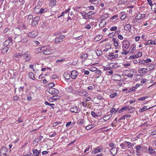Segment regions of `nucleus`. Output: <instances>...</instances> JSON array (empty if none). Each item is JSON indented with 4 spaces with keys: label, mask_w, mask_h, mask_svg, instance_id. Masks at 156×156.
<instances>
[{
    "label": "nucleus",
    "mask_w": 156,
    "mask_h": 156,
    "mask_svg": "<svg viewBox=\"0 0 156 156\" xmlns=\"http://www.w3.org/2000/svg\"><path fill=\"white\" fill-rule=\"evenodd\" d=\"M136 73V70L132 69L131 70H126L124 72V74L126 76L131 78Z\"/></svg>",
    "instance_id": "f257e3e1"
},
{
    "label": "nucleus",
    "mask_w": 156,
    "mask_h": 156,
    "mask_svg": "<svg viewBox=\"0 0 156 156\" xmlns=\"http://www.w3.org/2000/svg\"><path fill=\"white\" fill-rule=\"evenodd\" d=\"M66 91V92L69 93L71 94H76V90L73 89L72 86H69L65 88Z\"/></svg>",
    "instance_id": "f03ea898"
},
{
    "label": "nucleus",
    "mask_w": 156,
    "mask_h": 156,
    "mask_svg": "<svg viewBox=\"0 0 156 156\" xmlns=\"http://www.w3.org/2000/svg\"><path fill=\"white\" fill-rule=\"evenodd\" d=\"M43 54L45 55H49L53 53V51L48 46L44 47Z\"/></svg>",
    "instance_id": "7ed1b4c3"
},
{
    "label": "nucleus",
    "mask_w": 156,
    "mask_h": 156,
    "mask_svg": "<svg viewBox=\"0 0 156 156\" xmlns=\"http://www.w3.org/2000/svg\"><path fill=\"white\" fill-rule=\"evenodd\" d=\"M130 45L129 41L126 39H124L122 42V48L128 49Z\"/></svg>",
    "instance_id": "20e7f679"
},
{
    "label": "nucleus",
    "mask_w": 156,
    "mask_h": 156,
    "mask_svg": "<svg viewBox=\"0 0 156 156\" xmlns=\"http://www.w3.org/2000/svg\"><path fill=\"white\" fill-rule=\"evenodd\" d=\"M144 148H145L147 149L146 147H145L142 144L136 145L135 146V148L136 150V154L137 156L139 155L140 154V152L139 151L141 150H142Z\"/></svg>",
    "instance_id": "39448f33"
},
{
    "label": "nucleus",
    "mask_w": 156,
    "mask_h": 156,
    "mask_svg": "<svg viewBox=\"0 0 156 156\" xmlns=\"http://www.w3.org/2000/svg\"><path fill=\"white\" fill-rule=\"evenodd\" d=\"M76 95H79L82 96H88V93L85 90H76Z\"/></svg>",
    "instance_id": "423d86ee"
},
{
    "label": "nucleus",
    "mask_w": 156,
    "mask_h": 156,
    "mask_svg": "<svg viewBox=\"0 0 156 156\" xmlns=\"http://www.w3.org/2000/svg\"><path fill=\"white\" fill-rule=\"evenodd\" d=\"M38 34V32L35 31H33L32 32L28 33L27 36L30 38H34Z\"/></svg>",
    "instance_id": "0eeeda50"
},
{
    "label": "nucleus",
    "mask_w": 156,
    "mask_h": 156,
    "mask_svg": "<svg viewBox=\"0 0 156 156\" xmlns=\"http://www.w3.org/2000/svg\"><path fill=\"white\" fill-rule=\"evenodd\" d=\"M48 93L51 94H57L59 92L58 90L54 88L51 87L49 89Z\"/></svg>",
    "instance_id": "6e6552de"
},
{
    "label": "nucleus",
    "mask_w": 156,
    "mask_h": 156,
    "mask_svg": "<svg viewBox=\"0 0 156 156\" xmlns=\"http://www.w3.org/2000/svg\"><path fill=\"white\" fill-rule=\"evenodd\" d=\"M65 37L64 35H60L58 37H57L55 39V41L56 44L62 43L63 41V39Z\"/></svg>",
    "instance_id": "1a4fd4ad"
},
{
    "label": "nucleus",
    "mask_w": 156,
    "mask_h": 156,
    "mask_svg": "<svg viewBox=\"0 0 156 156\" xmlns=\"http://www.w3.org/2000/svg\"><path fill=\"white\" fill-rule=\"evenodd\" d=\"M80 76V75H79ZM78 76L79 77V73L76 70H74L71 71V77L72 79H75Z\"/></svg>",
    "instance_id": "9d476101"
},
{
    "label": "nucleus",
    "mask_w": 156,
    "mask_h": 156,
    "mask_svg": "<svg viewBox=\"0 0 156 156\" xmlns=\"http://www.w3.org/2000/svg\"><path fill=\"white\" fill-rule=\"evenodd\" d=\"M23 58L25 60L26 62H29L31 56L30 54L25 52L23 55Z\"/></svg>",
    "instance_id": "9b49d317"
},
{
    "label": "nucleus",
    "mask_w": 156,
    "mask_h": 156,
    "mask_svg": "<svg viewBox=\"0 0 156 156\" xmlns=\"http://www.w3.org/2000/svg\"><path fill=\"white\" fill-rule=\"evenodd\" d=\"M71 112L75 113H78L80 111L79 107L76 106H73L70 109Z\"/></svg>",
    "instance_id": "f8f14e48"
},
{
    "label": "nucleus",
    "mask_w": 156,
    "mask_h": 156,
    "mask_svg": "<svg viewBox=\"0 0 156 156\" xmlns=\"http://www.w3.org/2000/svg\"><path fill=\"white\" fill-rule=\"evenodd\" d=\"M118 56V55L117 54H115L114 52H111L109 53L108 58L109 60H112L117 58Z\"/></svg>",
    "instance_id": "ddd939ff"
},
{
    "label": "nucleus",
    "mask_w": 156,
    "mask_h": 156,
    "mask_svg": "<svg viewBox=\"0 0 156 156\" xmlns=\"http://www.w3.org/2000/svg\"><path fill=\"white\" fill-rule=\"evenodd\" d=\"M12 44V38H9L7 40H6L3 43L4 46L7 47L8 45H11Z\"/></svg>",
    "instance_id": "4468645a"
},
{
    "label": "nucleus",
    "mask_w": 156,
    "mask_h": 156,
    "mask_svg": "<svg viewBox=\"0 0 156 156\" xmlns=\"http://www.w3.org/2000/svg\"><path fill=\"white\" fill-rule=\"evenodd\" d=\"M103 149L102 147L101 146H98L95 149H94L92 152V153L93 154H97L101 151Z\"/></svg>",
    "instance_id": "2eb2a0df"
},
{
    "label": "nucleus",
    "mask_w": 156,
    "mask_h": 156,
    "mask_svg": "<svg viewBox=\"0 0 156 156\" xmlns=\"http://www.w3.org/2000/svg\"><path fill=\"white\" fill-rule=\"evenodd\" d=\"M112 77L113 80H115L119 81L121 79V77L120 75L118 74H114Z\"/></svg>",
    "instance_id": "dca6fc26"
},
{
    "label": "nucleus",
    "mask_w": 156,
    "mask_h": 156,
    "mask_svg": "<svg viewBox=\"0 0 156 156\" xmlns=\"http://www.w3.org/2000/svg\"><path fill=\"white\" fill-rule=\"evenodd\" d=\"M148 71V70L147 68H139L138 70V72L139 73H147Z\"/></svg>",
    "instance_id": "f3484780"
},
{
    "label": "nucleus",
    "mask_w": 156,
    "mask_h": 156,
    "mask_svg": "<svg viewBox=\"0 0 156 156\" xmlns=\"http://www.w3.org/2000/svg\"><path fill=\"white\" fill-rule=\"evenodd\" d=\"M40 6H36L34 9L33 11L35 14H40Z\"/></svg>",
    "instance_id": "a211bd4d"
},
{
    "label": "nucleus",
    "mask_w": 156,
    "mask_h": 156,
    "mask_svg": "<svg viewBox=\"0 0 156 156\" xmlns=\"http://www.w3.org/2000/svg\"><path fill=\"white\" fill-rule=\"evenodd\" d=\"M33 153L35 156H39V155H41V151H38L37 149H35L33 150L32 151Z\"/></svg>",
    "instance_id": "6ab92c4d"
},
{
    "label": "nucleus",
    "mask_w": 156,
    "mask_h": 156,
    "mask_svg": "<svg viewBox=\"0 0 156 156\" xmlns=\"http://www.w3.org/2000/svg\"><path fill=\"white\" fill-rule=\"evenodd\" d=\"M23 54L21 53H16L14 54V59L16 60H18L20 58H21Z\"/></svg>",
    "instance_id": "aec40b11"
},
{
    "label": "nucleus",
    "mask_w": 156,
    "mask_h": 156,
    "mask_svg": "<svg viewBox=\"0 0 156 156\" xmlns=\"http://www.w3.org/2000/svg\"><path fill=\"white\" fill-rule=\"evenodd\" d=\"M149 44L156 45V40H154L153 41H151V40H149L146 41L145 43V45H147Z\"/></svg>",
    "instance_id": "412c9836"
},
{
    "label": "nucleus",
    "mask_w": 156,
    "mask_h": 156,
    "mask_svg": "<svg viewBox=\"0 0 156 156\" xmlns=\"http://www.w3.org/2000/svg\"><path fill=\"white\" fill-rule=\"evenodd\" d=\"M70 9V7H69L68 9H66L64 12H62L61 14L60 15L58 16V17L60 18L62 16H63L65 14H66L69 12Z\"/></svg>",
    "instance_id": "4be33fe9"
},
{
    "label": "nucleus",
    "mask_w": 156,
    "mask_h": 156,
    "mask_svg": "<svg viewBox=\"0 0 156 156\" xmlns=\"http://www.w3.org/2000/svg\"><path fill=\"white\" fill-rule=\"evenodd\" d=\"M112 41L113 42V44L116 47H118L119 45V43L118 42L119 40L117 38H113L112 39Z\"/></svg>",
    "instance_id": "5701e85b"
},
{
    "label": "nucleus",
    "mask_w": 156,
    "mask_h": 156,
    "mask_svg": "<svg viewBox=\"0 0 156 156\" xmlns=\"http://www.w3.org/2000/svg\"><path fill=\"white\" fill-rule=\"evenodd\" d=\"M124 29L127 31H130L131 30V27L130 24L126 25L124 27Z\"/></svg>",
    "instance_id": "b1692460"
},
{
    "label": "nucleus",
    "mask_w": 156,
    "mask_h": 156,
    "mask_svg": "<svg viewBox=\"0 0 156 156\" xmlns=\"http://www.w3.org/2000/svg\"><path fill=\"white\" fill-rule=\"evenodd\" d=\"M50 2L49 5L50 7H52L56 5V0H49Z\"/></svg>",
    "instance_id": "393cba45"
},
{
    "label": "nucleus",
    "mask_w": 156,
    "mask_h": 156,
    "mask_svg": "<svg viewBox=\"0 0 156 156\" xmlns=\"http://www.w3.org/2000/svg\"><path fill=\"white\" fill-rule=\"evenodd\" d=\"M48 9L47 8L44 7L42 8L40 7V14L46 12L48 10Z\"/></svg>",
    "instance_id": "a878e982"
},
{
    "label": "nucleus",
    "mask_w": 156,
    "mask_h": 156,
    "mask_svg": "<svg viewBox=\"0 0 156 156\" xmlns=\"http://www.w3.org/2000/svg\"><path fill=\"white\" fill-rule=\"evenodd\" d=\"M7 151L6 148L5 147H2L0 149V153L2 155H5Z\"/></svg>",
    "instance_id": "bb28decb"
},
{
    "label": "nucleus",
    "mask_w": 156,
    "mask_h": 156,
    "mask_svg": "<svg viewBox=\"0 0 156 156\" xmlns=\"http://www.w3.org/2000/svg\"><path fill=\"white\" fill-rule=\"evenodd\" d=\"M136 45L135 44H132L129 49V52L132 53L136 49Z\"/></svg>",
    "instance_id": "cd10ccee"
},
{
    "label": "nucleus",
    "mask_w": 156,
    "mask_h": 156,
    "mask_svg": "<svg viewBox=\"0 0 156 156\" xmlns=\"http://www.w3.org/2000/svg\"><path fill=\"white\" fill-rule=\"evenodd\" d=\"M117 150L115 147L112 148L110 151L111 154L113 156L115 155L117 153Z\"/></svg>",
    "instance_id": "c85d7f7f"
},
{
    "label": "nucleus",
    "mask_w": 156,
    "mask_h": 156,
    "mask_svg": "<svg viewBox=\"0 0 156 156\" xmlns=\"http://www.w3.org/2000/svg\"><path fill=\"white\" fill-rule=\"evenodd\" d=\"M145 16V14H141L138 13L137 14L136 16L137 19L139 20H141L142 18H144Z\"/></svg>",
    "instance_id": "c756f323"
},
{
    "label": "nucleus",
    "mask_w": 156,
    "mask_h": 156,
    "mask_svg": "<svg viewBox=\"0 0 156 156\" xmlns=\"http://www.w3.org/2000/svg\"><path fill=\"white\" fill-rule=\"evenodd\" d=\"M44 47H39L36 49L35 52L36 53H41L44 50Z\"/></svg>",
    "instance_id": "7c9ffc66"
},
{
    "label": "nucleus",
    "mask_w": 156,
    "mask_h": 156,
    "mask_svg": "<svg viewBox=\"0 0 156 156\" xmlns=\"http://www.w3.org/2000/svg\"><path fill=\"white\" fill-rule=\"evenodd\" d=\"M60 97L59 96L56 95L52 97L51 98H50L49 100V101H50L51 100H53L54 101H55V100H57L59 99Z\"/></svg>",
    "instance_id": "2f4dec72"
},
{
    "label": "nucleus",
    "mask_w": 156,
    "mask_h": 156,
    "mask_svg": "<svg viewBox=\"0 0 156 156\" xmlns=\"http://www.w3.org/2000/svg\"><path fill=\"white\" fill-rule=\"evenodd\" d=\"M126 141H125L123 143L120 144L121 148L124 149H125L126 148Z\"/></svg>",
    "instance_id": "473e14b6"
},
{
    "label": "nucleus",
    "mask_w": 156,
    "mask_h": 156,
    "mask_svg": "<svg viewBox=\"0 0 156 156\" xmlns=\"http://www.w3.org/2000/svg\"><path fill=\"white\" fill-rule=\"evenodd\" d=\"M95 126V125L94 124L90 125L87 126L85 127V129L87 130H89L94 128Z\"/></svg>",
    "instance_id": "72a5a7b5"
},
{
    "label": "nucleus",
    "mask_w": 156,
    "mask_h": 156,
    "mask_svg": "<svg viewBox=\"0 0 156 156\" xmlns=\"http://www.w3.org/2000/svg\"><path fill=\"white\" fill-rule=\"evenodd\" d=\"M44 104L46 105H48L51 107L52 108H53L55 106V105L54 104H51L47 101H45Z\"/></svg>",
    "instance_id": "f704fd0d"
},
{
    "label": "nucleus",
    "mask_w": 156,
    "mask_h": 156,
    "mask_svg": "<svg viewBox=\"0 0 156 156\" xmlns=\"http://www.w3.org/2000/svg\"><path fill=\"white\" fill-rule=\"evenodd\" d=\"M152 108V107H150L148 108H147V107L146 106H144L143 108H142L140 109H139V111L140 112H143V111H144L145 110H148V109H150L151 108Z\"/></svg>",
    "instance_id": "c9c22d12"
},
{
    "label": "nucleus",
    "mask_w": 156,
    "mask_h": 156,
    "mask_svg": "<svg viewBox=\"0 0 156 156\" xmlns=\"http://www.w3.org/2000/svg\"><path fill=\"white\" fill-rule=\"evenodd\" d=\"M64 78L67 80H69L70 77V74L67 73H65L64 75Z\"/></svg>",
    "instance_id": "e433bc0d"
},
{
    "label": "nucleus",
    "mask_w": 156,
    "mask_h": 156,
    "mask_svg": "<svg viewBox=\"0 0 156 156\" xmlns=\"http://www.w3.org/2000/svg\"><path fill=\"white\" fill-rule=\"evenodd\" d=\"M141 78V75H137L135 76L134 77L135 81H138L140 80Z\"/></svg>",
    "instance_id": "4c0bfd02"
},
{
    "label": "nucleus",
    "mask_w": 156,
    "mask_h": 156,
    "mask_svg": "<svg viewBox=\"0 0 156 156\" xmlns=\"http://www.w3.org/2000/svg\"><path fill=\"white\" fill-rule=\"evenodd\" d=\"M149 153L150 154H154L155 151L152 147H149L148 149Z\"/></svg>",
    "instance_id": "58836bf2"
},
{
    "label": "nucleus",
    "mask_w": 156,
    "mask_h": 156,
    "mask_svg": "<svg viewBox=\"0 0 156 156\" xmlns=\"http://www.w3.org/2000/svg\"><path fill=\"white\" fill-rule=\"evenodd\" d=\"M9 49V48L8 47H5L2 49L1 50L2 52L3 53H5L8 51Z\"/></svg>",
    "instance_id": "ea45409f"
},
{
    "label": "nucleus",
    "mask_w": 156,
    "mask_h": 156,
    "mask_svg": "<svg viewBox=\"0 0 156 156\" xmlns=\"http://www.w3.org/2000/svg\"><path fill=\"white\" fill-rule=\"evenodd\" d=\"M126 147H127L128 148H130L132 146H134L133 144L130 142L126 141Z\"/></svg>",
    "instance_id": "a19ab883"
},
{
    "label": "nucleus",
    "mask_w": 156,
    "mask_h": 156,
    "mask_svg": "<svg viewBox=\"0 0 156 156\" xmlns=\"http://www.w3.org/2000/svg\"><path fill=\"white\" fill-rule=\"evenodd\" d=\"M127 49L125 48H122V50L121 52V53L122 55H126L129 52V51H126Z\"/></svg>",
    "instance_id": "79ce46f5"
},
{
    "label": "nucleus",
    "mask_w": 156,
    "mask_h": 156,
    "mask_svg": "<svg viewBox=\"0 0 156 156\" xmlns=\"http://www.w3.org/2000/svg\"><path fill=\"white\" fill-rule=\"evenodd\" d=\"M80 13L81 14L83 18V19H87L86 15L87 14V13L85 11H83L82 12H80Z\"/></svg>",
    "instance_id": "37998d69"
},
{
    "label": "nucleus",
    "mask_w": 156,
    "mask_h": 156,
    "mask_svg": "<svg viewBox=\"0 0 156 156\" xmlns=\"http://www.w3.org/2000/svg\"><path fill=\"white\" fill-rule=\"evenodd\" d=\"M29 76L30 78H31L33 80H35V77H34V74L32 72H30L29 73Z\"/></svg>",
    "instance_id": "c03bdc74"
},
{
    "label": "nucleus",
    "mask_w": 156,
    "mask_h": 156,
    "mask_svg": "<svg viewBox=\"0 0 156 156\" xmlns=\"http://www.w3.org/2000/svg\"><path fill=\"white\" fill-rule=\"evenodd\" d=\"M118 16V15L114 16L112 18L111 20L113 22H115L118 20L117 17Z\"/></svg>",
    "instance_id": "a18cd8bd"
},
{
    "label": "nucleus",
    "mask_w": 156,
    "mask_h": 156,
    "mask_svg": "<svg viewBox=\"0 0 156 156\" xmlns=\"http://www.w3.org/2000/svg\"><path fill=\"white\" fill-rule=\"evenodd\" d=\"M112 116L111 115H109L107 116H105L103 117V119L105 122H106L107 121L109 120Z\"/></svg>",
    "instance_id": "49530a36"
},
{
    "label": "nucleus",
    "mask_w": 156,
    "mask_h": 156,
    "mask_svg": "<svg viewBox=\"0 0 156 156\" xmlns=\"http://www.w3.org/2000/svg\"><path fill=\"white\" fill-rule=\"evenodd\" d=\"M135 108L134 107H132L130 108L127 109V112L129 113H133L135 110Z\"/></svg>",
    "instance_id": "de8ad7c7"
},
{
    "label": "nucleus",
    "mask_w": 156,
    "mask_h": 156,
    "mask_svg": "<svg viewBox=\"0 0 156 156\" xmlns=\"http://www.w3.org/2000/svg\"><path fill=\"white\" fill-rule=\"evenodd\" d=\"M139 63L140 64H143V65L147 66V63L145 60H142L139 62Z\"/></svg>",
    "instance_id": "09e8293b"
},
{
    "label": "nucleus",
    "mask_w": 156,
    "mask_h": 156,
    "mask_svg": "<svg viewBox=\"0 0 156 156\" xmlns=\"http://www.w3.org/2000/svg\"><path fill=\"white\" fill-rule=\"evenodd\" d=\"M38 24V22H37L34 20H32V22L31 23V25L33 26L36 27V26Z\"/></svg>",
    "instance_id": "8fccbe9b"
},
{
    "label": "nucleus",
    "mask_w": 156,
    "mask_h": 156,
    "mask_svg": "<svg viewBox=\"0 0 156 156\" xmlns=\"http://www.w3.org/2000/svg\"><path fill=\"white\" fill-rule=\"evenodd\" d=\"M25 28H26V27H25V26L23 24L22 25L21 27H19V29H16V30H23L24 29H25Z\"/></svg>",
    "instance_id": "3c124183"
},
{
    "label": "nucleus",
    "mask_w": 156,
    "mask_h": 156,
    "mask_svg": "<svg viewBox=\"0 0 156 156\" xmlns=\"http://www.w3.org/2000/svg\"><path fill=\"white\" fill-rule=\"evenodd\" d=\"M117 95L118 94L117 93H114L113 94H111L110 95V97L111 98H113L117 96Z\"/></svg>",
    "instance_id": "603ef678"
},
{
    "label": "nucleus",
    "mask_w": 156,
    "mask_h": 156,
    "mask_svg": "<svg viewBox=\"0 0 156 156\" xmlns=\"http://www.w3.org/2000/svg\"><path fill=\"white\" fill-rule=\"evenodd\" d=\"M142 52H140L135 55V57H136V58L140 57L142 56Z\"/></svg>",
    "instance_id": "864d4df0"
},
{
    "label": "nucleus",
    "mask_w": 156,
    "mask_h": 156,
    "mask_svg": "<svg viewBox=\"0 0 156 156\" xmlns=\"http://www.w3.org/2000/svg\"><path fill=\"white\" fill-rule=\"evenodd\" d=\"M88 57V55L87 53H85L83 54L81 56V58L85 59L87 58Z\"/></svg>",
    "instance_id": "5fc2aeb1"
},
{
    "label": "nucleus",
    "mask_w": 156,
    "mask_h": 156,
    "mask_svg": "<svg viewBox=\"0 0 156 156\" xmlns=\"http://www.w3.org/2000/svg\"><path fill=\"white\" fill-rule=\"evenodd\" d=\"M55 84L53 83H50L48 84V87H49V88L51 87L53 88L55 86Z\"/></svg>",
    "instance_id": "6e6d98bb"
},
{
    "label": "nucleus",
    "mask_w": 156,
    "mask_h": 156,
    "mask_svg": "<svg viewBox=\"0 0 156 156\" xmlns=\"http://www.w3.org/2000/svg\"><path fill=\"white\" fill-rule=\"evenodd\" d=\"M91 115L94 117H96L98 116V115L96 114L94 112L92 111L91 112Z\"/></svg>",
    "instance_id": "4d7b16f0"
},
{
    "label": "nucleus",
    "mask_w": 156,
    "mask_h": 156,
    "mask_svg": "<svg viewBox=\"0 0 156 156\" xmlns=\"http://www.w3.org/2000/svg\"><path fill=\"white\" fill-rule=\"evenodd\" d=\"M136 88L135 87H132L130 88L129 90H128V91H127L126 92L129 93L131 91H133L135 90Z\"/></svg>",
    "instance_id": "13d9d810"
},
{
    "label": "nucleus",
    "mask_w": 156,
    "mask_h": 156,
    "mask_svg": "<svg viewBox=\"0 0 156 156\" xmlns=\"http://www.w3.org/2000/svg\"><path fill=\"white\" fill-rule=\"evenodd\" d=\"M40 20V16H37L36 17H35L34 19V20L35 21L38 22Z\"/></svg>",
    "instance_id": "bf43d9fd"
},
{
    "label": "nucleus",
    "mask_w": 156,
    "mask_h": 156,
    "mask_svg": "<svg viewBox=\"0 0 156 156\" xmlns=\"http://www.w3.org/2000/svg\"><path fill=\"white\" fill-rule=\"evenodd\" d=\"M123 65L126 67L130 66V63H124L122 64Z\"/></svg>",
    "instance_id": "052dcab7"
},
{
    "label": "nucleus",
    "mask_w": 156,
    "mask_h": 156,
    "mask_svg": "<svg viewBox=\"0 0 156 156\" xmlns=\"http://www.w3.org/2000/svg\"><path fill=\"white\" fill-rule=\"evenodd\" d=\"M19 97H18L17 95H15L12 98L13 100V101H17L19 99Z\"/></svg>",
    "instance_id": "680f3d73"
},
{
    "label": "nucleus",
    "mask_w": 156,
    "mask_h": 156,
    "mask_svg": "<svg viewBox=\"0 0 156 156\" xmlns=\"http://www.w3.org/2000/svg\"><path fill=\"white\" fill-rule=\"evenodd\" d=\"M94 14L95 13L94 12L91 11L87 13V15L89 16H90L94 15Z\"/></svg>",
    "instance_id": "e2e57ef3"
},
{
    "label": "nucleus",
    "mask_w": 156,
    "mask_h": 156,
    "mask_svg": "<svg viewBox=\"0 0 156 156\" xmlns=\"http://www.w3.org/2000/svg\"><path fill=\"white\" fill-rule=\"evenodd\" d=\"M96 53L98 56H100L102 55V53L101 51L98 50H97Z\"/></svg>",
    "instance_id": "0e129e2a"
},
{
    "label": "nucleus",
    "mask_w": 156,
    "mask_h": 156,
    "mask_svg": "<svg viewBox=\"0 0 156 156\" xmlns=\"http://www.w3.org/2000/svg\"><path fill=\"white\" fill-rule=\"evenodd\" d=\"M117 29V28L116 26H114L111 28L110 30L111 31L116 30Z\"/></svg>",
    "instance_id": "69168bd1"
},
{
    "label": "nucleus",
    "mask_w": 156,
    "mask_h": 156,
    "mask_svg": "<svg viewBox=\"0 0 156 156\" xmlns=\"http://www.w3.org/2000/svg\"><path fill=\"white\" fill-rule=\"evenodd\" d=\"M129 108V106H125L123 107L122 108V109L123 110V111L125 110L126 112L127 111V109Z\"/></svg>",
    "instance_id": "338daca9"
},
{
    "label": "nucleus",
    "mask_w": 156,
    "mask_h": 156,
    "mask_svg": "<svg viewBox=\"0 0 156 156\" xmlns=\"http://www.w3.org/2000/svg\"><path fill=\"white\" fill-rule=\"evenodd\" d=\"M91 26L90 24H87L85 25L84 28H86L88 29H90L91 28Z\"/></svg>",
    "instance_id": "774afa93"
}]
</instances>
